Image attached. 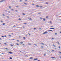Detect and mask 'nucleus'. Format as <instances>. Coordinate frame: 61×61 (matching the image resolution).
<instances>
[{
	"label": "nucleus",
	"mask_w": 61,
	"mask_h": 61,
	"mask_svg": "<svg viewBox=\"0 0 61 61\" xmlns=\"http://www.w3.org/2000/svg\"><path fill=\"white\" fill-rule=\"evenodd\" d=\"M48 32L47 31H46L45 32L43 33V34H47Z\"/></svg>",
	"instance_id": "f257e3e1"
},
{
	"label": "nucleus",
	"mask_w": 61,
	"mask_h": 61,
	"mask_svg": "<svg viewBox=\"0 0 61 61\" xmlns=\"http://www.w3.org/2000/svg\"><path fill=\"white\" fill-rule=\"evenodd\" d=\"M9 53L10 54H13V53L12 52H9Z\"/></svg>",
	"instance_id": "f03ea898"
},
{
	"label": "nucleus",
	"mask_w": 61,
	"mask_h": 61,
	"mask_svg": "<svg viewBox=\"0 0 61 61\" xmlns=\"http://www.w3.org/2000/svg\"><path fill=\"white\" fill-rule=\"evenodd\" d=\"M38 60V59L36 58L34 59V60Z\"/></svg>",
	"instance_id": "7ed1b4c3"
},
{
	"label": "nucleus",
	"mask_w": 61,
	"mask_h": 61,
	"mask_svg": "<svg viewBox=\"0 0 61 61\" xmlns=\"http://www.w3.org/2000/svg\"><path fill=\"white\" fill-rule=\"evenodd\" d=\"M55 29V28H50V29Z\"/></svg>",
	"instance_id": "20e7f679"
},
{
	"label": "nucleus",
	"mask_w": 61,
	"mask_h": 61,
	"mask_svg": "<svg viewBox=\"0 0 61 61\" xmlns=\"http://www.w3.org/2000/svg\"><path fill=\"white\" fill-rule=\"evenodd\" d=\"M30 59H33V58L30 57Z\"/></svg>",
	"instance_id": "39448f33"
},
{
	"label": "nucleus",
	"mask_w": 61,
	"mask_h": 61,
	"mask_svg": "<svg viewBox=\"0 0 61 61\" xmlns=\"http://www.w3.org/2000/svg\"><path fill=\"white\" fill-rule=\"evenodd\" d=\"M51 58H53V59H54V58H56L54 57H51Z\"/></svg>",
	"instance_id": "423d86ee"
},
{
	"label": "nucleus",
	"mask_w": 61,
	"mask_h": 61,
	"mask_svg": "<svg viewBox=\"0 0 61 61\" xmlns=\"http://www.w3.org/2000/svg\"><path fill=\"white\" fill-rule=\"evenodd\" d=\"M3 0H2L0 1V3H2V2H3Z\"/></svg>",
	"instance_id": "0eeeda50"
},
{
	"label": "nucleus",
	"mask_w": 61,
	"mask_h": 61,
	"mask_svg": "<svg viewBox=\"0 0 61 61\" xmlns=\"http://www.w3.org/2000/svg\"><path fill=\"white\" fill-rule=\"evenodd\" d=\"M52 30H49L48 31V32H51V31H52Z\"/></svg>",
	"instance_id": "6e6552de"
},
{
	"label": "nucleus",
	"mask_w": 61,
	"mask_h": 61,
	"mask_svg": "<svg viewBox=\"0 0 61 61\" xmlns=\"http://www.w3.org/2000/svg\"><path fill=\"white\" fill-rule=\"evenodd\" d=\"M28 19L29 20H32V19L30 18H29Z\"/></svg>",
	"instance_id": "1a4fd4ad"
},
{
	"label": "nucleus",
	"mask_w": 61,
	"mask_h": 61,
	"mask_svg": "<svg viewBox=\"0 0 61 61\" xmlns=\"http://www.w3.org/2000/svg\"><path fill=\"white\" fill-rule=\"evenodd\" d=\"M46 18H47V19H48V16H47L46 17Z\"/></svg>",
	"instance_id": "9d476101"
},
{
	"label": "nucleus",
	"mask_w": 61,
	"mask_h": 61,
	"mask_svg": "<svg viewBox=\"0 0 61 61\" xmlns=\"http://www.w3.org/2000/svg\"><path fill=\"white\" fill-rule=\"evenodd\" d=\"M43 21H46V19H43Z\"/></svg>",
	"instance_id": "9b49d317"
},
{
	"label": "nucleus",
	"mask_w": 61,
	"mask_h": 61,
	"mask_svg": "<svg viewBox=\"0 0 61 61\" xmlns=\"http://www.w3.org/2000/svg\"><path fill=\"white\" fill-rule=\"evenodd\" d=\"M28 45H31V43H28Z\"/></svg>",
	"instance_id": "f8f14e48"
},
{
	"label": "nucleus",
	"mask_w": 61,
	"mask_h": 61,
	"mask_svg": "<svg viewBox=\"0 0 61 61\" xmlns=\"http://www.w3.org/2000/svg\"><path fill=\"white\" fill-rule=\"evenodd\" d=\"M9 58L10 59H12V58L11 57H10Z\"/></svg>",
	"instance_id": "ddd939ff"
},
{
	"label": "nucleus",
	"mask_w": 61,
	"mask_h": 61,
	"mask_svg": "<svg viewBox=\"0 0 61 61\" xmlns=\"http://www.w3.org/2000/svg\"><path fill=\"white\" fill-rule=\"evenodd\" d=\"M23 42H20V43L21 44H23Z\"/></svg>",
	"instance_id": "4468645a"
},
{
	"label": "nucleus",
	"mask_w": 61,
	"mask_h": 61,
	"mask_svg": "<svg viewBox=\"0 0 61 61\" xmlns=\"http://www.w3.org/2000/svg\"><path fill=\"white\" fill-rule=\"evenodd\" d=\"M9 8H10V9H11V7H10V6H9Z\"/></svg>",
	"instance_id": "2eb2a0df"
},
{
	"label": "nucleus",
	"mask_w": 61,
	"mask_h": 61,
	"mask_svg": "<svg viewBox=\"0 0 61 61\" xmlns=\"http://www.w3.org/2000/svg\"><path fill=\"white\" fill-rule=\"evenodd\" d=\"M36 7H39V6L38 5H36Z\"/></svg>",
	"instance_id": "dca6fc26"
},
{
	"label": "nucleus",
	"mask_w": 61,
	"mask_h": 61,
	"mask_svg": "<svg viewBox=\"0 0 61 61\" xmlns=\"http://www.w3.org/2000/svg\"><path fill=\"white\" fill-rule=\"evenodd\" d=\"M53 46H54V47H56V46L55 45H54V44H53Z\"/></svg>",
	"instance_id": "f3484780"
},
{
	"label": "nucleus",
	"mask_w": 61,
	"mask_h": 61,
	"mask_svg": "<svg viewBox=\"0 0 61 61\" xmlns=\"http://www.w3.org/2000/svg\"><path fill=\"white\" fill-rule=\"evenodd\" d=\"M5 49H6V50H8V49L7 48H5Z\"/></svg>",
	"instance_id": "a211bd4d"
},
{
	"label": "nucleus",
	"mask_w": 61,
	"mask_h": 61,
	"mask_svg": "<svg viewBox=\"0 0 61 61\" xmlns=\"http://www.w3.org/2000/svg\"><path fill=\"white\" fill-rule=\"evenodd\" d=\"M50 24H52V22H51V21H50Z\"/></svg>",
	"instance_id": "6ab92c4d"
},
{
	"label": "nucleus",
	"mask_w": 61,
	"mask_h": 61,
	"mask_svg": "<svg viewBox=\"0 0 61 61\" xmlns=\"http://www.w3.org/2000/svg\"><path fill=\"white\" fill-rule=\"evenodd\" d=\"M7 18H9V16H7Z\"/></svg>",
	"instance_id": "aec40b11"
},
{
	"label": "nucleus",
	"mask_w": 61,
	"mask_h": 61,
	"mask_svg": "<svg viewBox=\"0 0 61 61\" xmlns=\"http://www.w3.org/2000/svg\"><path fill=\"white\" fill-rule=\"evenodd\" d=\"M51 38L52 39V40H54V38Z\"/></svg>",
	"instance_id": "412c9836"
},
{
	"label": "nucleus",
	"mask_w": 61,
	"mask_h": 61,
	"mask_svg": "<svg viewBox=\"0 0 61 61\" xmlns=\"http://www.w3.org/2000/svg\"><path fill=\"white\" fill-rule=\"evenodd\" d=\"M3 16H5V14H3Z\"/></svg>",
	"instance_id": "4be33fe9"
},
{
	"label": "nucleus",
	"mask_w": 61,
	"mask_h": 61,
	"mask_svg": "<svg viewBox=\"0 0 61 61\" xmlns=\"http://www.w3.org/2000/svg\"><path fill=\"white\" fill-rule=\"evenodd\" d=\"M2 1H3V2H4V1H5V0H2Z\"/></svg>",
	"instance_id": "5701e85b"
},
{
	"label": "nucleus",
	"mask_w": 61,
	"mask_h": 61,
	"mask_svg": "<svg viewBox=\"0 0 61 61\" xmlns=\"http://www.w3.org/2000/svg\"><path fill=\"white\" fill-rule=\"evenodd\" d=\"M34 45L35 46H37V45L36 44H35Z\"/></svg>",
	"instance_id": "b1692460"
},
{
	"label": "nucleus",
	"mask_w": 61,
	"mask_h": 61,
	"mask_svg": "<svg viewBox=\"0 0 61 61\" xmlns=\"http://www.w3.org/2000/svg\"><path fill=\"white\" fill-rule=\"evenodd\" d=\"M16 45H17L18 46L19 45V44H18V43H16Z\"/></svg>",
	"instance_id": "393cba45"
},
{
	"label": "nucleus",
	"mask_w": 61,
	"mask_h": 61,
	"mask_svg": "<svg viewBox=\"0 0 61 61\" xmlns=\"http://www.w3.org/2000/svg\"><path fill=\"white\" fill-rule=\"evenodd\" d=\"M24 3L25 5H26V3Z\"/></svg>",
	"instance_id": "a878e982"
},
{
	"label": "nucleus",
	"mask_w": 61,
	"mask_h": 61,
	"mask_svg": "<svg viewBox=\"0 0 61 61\" xmlns=\"http://www.w3.org/2000/svg\"><path fill=\"white\" fill-rule=\"evenodd\" d=\"M22 14L23 15H25V13H23Z\"/></svg>",
	"instance_id": "bb28decb"
},
{
	"label": "nucleus",
	"mask_w": 61,
	"mask_h": 61,
	"mask_svg": "<svg viewBox=\"0 0 61 61\" xmlns=\"http://www.w3.org/2000/svg\"><path fill=\"white\" fill-rule=\"evenodd\" d=\"M4 44L5 45H7V44H6V43H4Z\"/></svg>",
	"instance_id": "cd10ccee"
},
{
	"label": "nucleus",
	"mask_w": 61,
	"mask_h": 61,
	"mask_svg": "<svg viewBox=\"0 0 61 61\" xmlns=\"http://www.w3.org/2000/svg\"><path fill=\"white\" fill-rule=\"evenodd\" d=\"M28 34L29 35V36H30V35H31L29 33H28Z\"/></svg>",
	"instance_id": "c85d7f7f"
},
{
	"label": "nucleus",
	"mask_w": 61,
	"mask_h": 61,
	"mask_svg": "<svg viewBox=\"0 0 61 61\" xmlns=\"http://www.w3.org/2000/svg\"><path fill=\"white\" fill-rule=\"evenodd\" d=\"M9 36H10V37H11V35H9Z\"/></svg>",
	"instance_id": "c756f323"
},
{
	"label": "nucleus",
	"mask_w": 61,
	"mask_h": 61,
	"mask_svg": "<svg viewBox=\"0 0 61 61\" xmlns=\"http://www.w3.org/2000/svg\"><path fill=\"white\" fill-rule=\"evenodd\" d=\"M41 44H42L43 45H44V43H41Z\"/></svg>",
	"instance_id": "7c9ffc66"
},
{
	"label": "nucleus",
	"mask_w": 61,
	"mask_h": 61,
	"mask_svg": "<svg viewBox=\"0 0 61 61\" xmlns=\"http://www.w3.org/2000/svg\"><path fill=\"white\" fill-rule=\"evenodd\" d=\"M23 38L24 39H25V37H23Z\"/></svg>",
	"instance_id": "2f4dec72"
},
{
	"label": "nucleus",
	"mask_w": 61,
	"mask_h": 61,
	"mask_svg": "<svg viewBox=\"0 0 61 61\" xmlns=\"http://www.w3.org/2000/svg\"><path fill=\"white\" fill-rule=\"evenodd\" d=\"M5 23H4L3 24V25H5Z\"/></svg>",
	"instance_id": "473e14b6"
},
{
	"label": "nucleus",
	"mask_w": 61,
	"mask_h": 61,
	"mask_svg": "<svg viewBox=\"0 0 61 61\" xmlns=\"http://www.w3.org/2000/svg\"><path fill=\"white\" fill-rule=\"evenodd\" d=\"M55 35H57V33H55Z\"/></svg>",
	"instance_id": "72a5a7b5"
},
{
	"label": "nucleus",
	"mask_w": 61,
	"mask_h": 61,
	"mask_svg": "<svg viewBox=\"0 0 61 61\" xmlns=\"http://www.w3.org/2000/svg\"><path fill=\"white\" fill-rule=\"evenodd\" d=\"M19 20H21V19H20V18H19Z\"/></svg>",
	"instance_id": "f704fd0d"
},
{
	"label": "nucleus",
	"mask_w": 61,
	"mask_h": 61,
	"mask_svg": "<svg viewBox=\"0 0 61 61\" xmlns=\"http://www.w3.org/2000/svg\"><path fill=\"white\" fill-rule=\"evenodd\" d=\"M46 53H45V54H44V56H46Z\"/></svg>",
	"instance_id": "c9c22d12"
},
{
	"label": "nucleus",
	"mask_w": 61,
	"mask_h": 61,
	"mask_svg": "<svg viewBox=\"0 0 61 61\" xmlns=\"http://www.w3.org/2000/svg\"><path fill=\"white\" fill-rule=\"evenodd\" d=\"M13 26V27H15V25H14Z\"/></svg>",
	"instance_id": "e433bc0d"
},
{
	"label": "nucleus",
	"mask_w": 61,
	"mask_h": 61,
	"mask_svg": "<svg viewBox=\"0 0 61 61\" xmlns=\"http://www.w3.org/2000/svg\"><path fill=\"white\" fill-rule=\"evenodd\" d=\"M11 46H13V45L12 44H11Z\"/></svg>",
	"instance_id": "4c0bfd02"
},
{
	"label": "nucleus",
	"mask_w": 61,
	"mask_h": 61,
	"mask_svg": "<svg viewBox=\"0 0 61 61\" xmlns=\"http://www.w3.org/2000/svg\"><path fill=\"white\" fill-rule=\"evenodd\" d=\"M39 29H40V30H41V28H39Z\"/></svg>",
	"instance_id": "58836bf2"
},
{
	"label": "nucleus",
	"mask_w": 61,
	"mask_h": 61,
	"mask_svg": "<svg viewBox=\"0 0 61 61\" xmlns=\"http://www.w3.org/2000/svg\"><path fill=\"white\" fill-rule=\"evenodd\" d=\"M16 7H19L18 6H16Z\"/></svg>",
	"instance_id": "ea45409f"
},
{
	"label": "nucleus",
	"mask_w": 61,
	"mask_h": 61,
	"mask_svg": "<svg viewBox=\"0 0 61 61\" xmlns=\"http://www.w3.org/2000/svg\"><path fill=\"white\" fill-rule=\"evenodd\" d=\"M42 6H41L40 7H41V8H42Z\"/></svg>",
	"instance_id": "a19ab883"
},
{
	"label": "nucleus",
	"mask_w": 61,
	"mask_h": 61,
	"mask_svg": "<svg viewBox=\"0 0 61 61\" xmlns=\"http://www.w3.org/2000/svg\"><path fill=\"white\" fill-rule=\"evenodd\" d=\"M17 41L18 42H19V40H17Z\"/></svg>",
	"instance_id": "79ce46f5"
},
{
	"label": "nucleus",
	"mask_w": 61,
	"mask_h": 61,
	"mask_svg": "<svg viewBox=\"0 0 61 61\" xmlns=\"http://www.w3.org/2000/svg\"><path fill=\"white\" fill-rule=\"evenodd\" d=\"M40 19H42V18H40Z\"/></svg>",
	"instance_id": "37998d69"
},
{
	"label": "nucleus",
	"mask_w": 61,
	"mask_h": 61,
	"mask_svg": "<svg viewBox=\"0 0 61 61\" xmlns=\"http://www.w3.org/2000/svg\"><path fill=\"white\" fill-rule=\"evenodd\" d=\"M24 24H25V25H26V23H24Z\"/></svg>",
	"instance_id": "c03bdc74"
},
{
	"label": "nucleus",
	"mask_w": 61,
	"mask_h": 61,
	"mask_svg": "<svg viewBox=\"0 0 61 61\" xmlns=\"http://www.w3.org/2000/svg\"><path fill=\"white\" fill-rule=\"evenodd\" d=\"M58 44H59V42H58Z\"/></svg>",
	"instance_id": "a18cd8bd"
},
{
	"label": "nucleus",
	"mask_w": 61,
	"mask_h": 61,
	"mask_svg": "<svg viewBox=\"0 0 61 61\" xmlns=\"http://www.w3.org/2000/svg\"><path fill=\"white\" fill-rule=\"evenodd\" d=\"M46 4H48V3L47 2H46Z\"/></svg>",
	"instance_id": "49530a36"
},
{
	"label": "nucleus",
	"mask_w": 61,
	"mask_h": 61,
	"mask_svg": "<svg viewBox=\"0 0 61 61\" xmlns=\"http://www.w3.org/2000/svg\"><path fill=\"white\" fill-rule=\"evenodd\" d=\"M2 37H4V36H2Z\"/></svg>",
	"instance_id": "de8ad7c7"
},
{
	"label": "nucleus",
	"mask_w": 61,
	"mask_h": 61,
	"mask_svg": "<svg viewBox=\"0 0 61 61\" xmlns=\"http://www.w3.org/2000/svg\"><path fill=\"white\" fill-rule=\"evenodd\" d=\"M60 48V47L59 46V48Z\"/></svg>",
	"instance_id": "09e8293b"
},
{
	"label": "nucleus",
	"mask_w": 61,
	"mask_h": 61,
	"mask_svg": "<svg viewBox=\"0 0 61 61\" xmlns=\"http://www.w3.org/2000/svg\"><path fill=\"white\" fill-rule=\"evenodd\" d=\"M52 50V51H54L53 50Z\"/></svg>",
	"instance_id": "8fccbe9b"
},
{
	"label": "nucleus",
	"mask_w": 61,
	"mask_h": 61,
	"mask_svg": "<svg viewBox=\"0 0 61 61\" xmlns=\"http://www.w3.org/2000/svg\"><path fill=\"white\" fill-rule=\"evenodd\" d=\"M32 4V5H35V4Z\"/></svg>",
	"instance_id": "3c124183"
},
{
	"label": "nucleus",
	"mask_w": 61,
	"mask_h": 61,
	"mask_svg": "<svg viewBox=\"0 0 61 61\" xmlns=\"http://www.w3.org/2000/svg\"><path fill=\"white\" fill-rule=\"evenodd\" d=\"M20 0V2H22V0Z\"/></svg>",
	"instance_id": "603ef678"
},
{
	"label": "nucleus",
	"mask_w": 61,
	"mask_h": 61,
	"mask_svg": "<svg viewBox=\"0 0 61 61\" xmlns=\"http://www.w3.org/2000/svg\"><path fill=\"white\" fill-rule=\"evenodd\" d=\"M11 10L12 11H13L14 10L13 9H11Z\"/></svg>",
	"instance_id": "864d4df0"
},
{
	"label": "nucleus",
	"mask_w": 61,
	"mask_h": 61,
	"mask_svg": "<svg viewBox=\"0 0 61 61\" xmlns=\"http://www.w3.org/2000/svg\"><path fill=\"white\" fill-rule=\"evenodd\" d=\"M22 46H25V45L24 44H23V45H22Z\"/></svg>",
	"instance_id": "5fc2aeb1"
},
{
	"label": "nucleus",
	"mask_w": 61,
	"mask_h": 61,
	"mask_svg": "<svg viewBox=\"0 0 61 61\" xmlns=\"http://www.w3.org/2000/svg\"><path fill=\"white\" fill-rule=\"evenodd\" d=\"M5 37H6V36H5Z\"/></svg>",
	"instance_id": "6e6d98bb"
},
{
	"label": "nucleus",
	"mask_w": 61,
	"mask_h": 61,
	"mask_svg": "<svg viewBox=\"0 0 61 61\" xmlns=\"http://www.w3.org/2000/svg\"><path fill=\"white\" fill-rule=\"evenodd\" d=\"M34 29H36V28H34Z\"/></svg>",
	"instance_id": "4d7b16f0"
},
{
	"label": "nucleus",
	"mask_w": 61,
	"mask_h": 61,
	"mask_svg": "<svg viewBox=\"0 0 61 61\" xmlns=\"http://www.w3.org/2000/svg\"><path fill=\"white\" fill-rule=\"evenodd\" d=\"M23 28H25V27L23 26Z\"/></svg>",
	"instance_id": "13d9d810"
},
{
	"label": "nucleus",
	"mask_w": 61,
	"mask_h": 61,
	"mask_svg": "<svg viewBox=\"0 0 61 61\" xmlns=\"http://www.w3.org/2000/svg\"><path fill=\"white\" fill-rule=\"evenodd\" d=\"M51 27H53V26H51Z\"/></svg>",
	"instance_id": "bf43d9fd"
},
{
	"label": "nucleus",
	"mask_w": 61,
	"mask_h": 61,
	"mask_svg": "<svg viewBox=\"0 0 61 61\" xmlns=\"http://www.w3.org/2000/svg\"><path fill=\"white\" fill-rule=\"evenodd\" d=\"M1 22H3V21H1Z\"/></svg>",
	"instance_id": "052dcab7"
},
{
	"label": "nucleus",
	"mask_w": 61,
	"mask_h": 61,
	"mask_svg": "<svg viewBox=\"0 0 61 61\" xmlns=\"http://www.w3.org/2000/svg\"><path fill=\"white\" fill-rule=\"evenodd\" d=\"M59 53H60V54H61V52H59Z\"/></svg>",
	"instance_id": "680f3d73"
},
{
	"label": "nucleus",
	"mask_w": 61,
	"mask_h": 61,
	"mask_svg": "<svg viewBox=\"0 0 61 61\" xmlns=\"http://www.w3.org/2000/svg\"><path fill=\"white\" fill-rule=\"evenodd\" d=\"M38 14H40V13H38Z\"/></svg>",
	"instance_id": "e2e57ef3"
},
{
	"label": "nucleus",
	"mask_w": 61,
	"mask_h": 61,
	"mask_svg": "<svg viewBox=\"0 0 61 61\" xmlns=\"http://www.w3.org/2000/svg\"><path fill=\"white\" fill-rule=\"evenodd\" d=\"M12 40H15V39H12Z\"/></svg>",
	"instance_id": "0e129e2a"
},
{
	"label": "nucleus",
	"mask_w": 61,
	"mask_h": 61,
	"mask_svg": "<svg viewBox=\"0 0 61 61\" xmlns=\"http://www.w3.org/2000/svg\"><path fill=\"white\" fill-rule=\"evenodd\" d=\"M38 61H40V60H38Z\"/></svg>",
	"instance_id": "69168bd1"
},
{
	"label": "nucleus",
	"mask_w": 61,
	"mask_h": 61,
	"mask_svg": "<svg viewBox=\"0 0 61 61\" xmlns=\"http://www.w3.org/2000/svg\"><path fill=\"white\" fill-rule=\"evenodd\" d=\"M60 58H61V56H60Z\"/></svg>",
	"instance_id": "338daca9"
},
{
	"label": "nucleus",
	"mask_w": 61,
	"mask_h": 61,
	"mask_svg": "<svg viewBox=\"0 0 61 61\" xmlns=\"http://www.w3.org/2000/svg\"><path fill=\"white\" fill-rule=\"evenodd\" d=\"M12 34H13V33H11Z\"/></svg>",
	"instance_id": "774afa93"
}]
</instances>
